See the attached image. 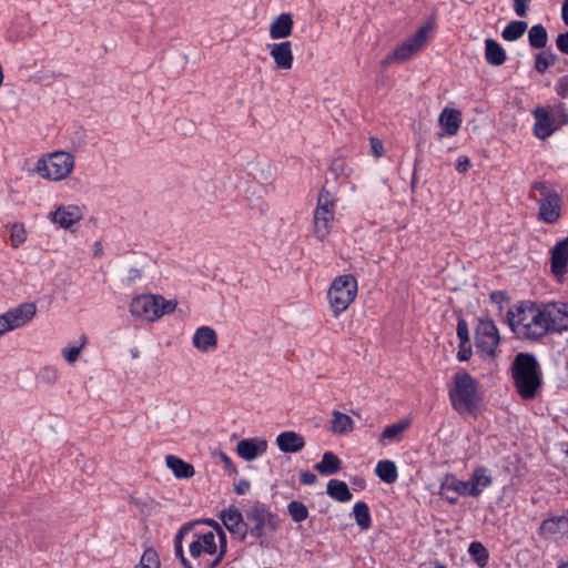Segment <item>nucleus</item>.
<instances>
[{
	"label": "nucleus",
	"instance_id": "obj_1",
	"mask_svg": "<svg viewBox=\"0 0 568 568\" xmlns=\"http://www.w3.org/2000/svg\"><path fill=\"white\" fill-rule=\"evenodd\" d=\"M506 322L518 339L538 341L550 332L568 331V303L519 301L507 311Z\"/></svg>",
	"mask_w": 568,
	"mask_h": 568
},
{
	"label": "nucleus",
	"instance_id": "obj_2",
	"mask_svg": "<svg viewBox=\"0 0 568 568\" xmlns=\"http://www.w3.org/2000/svg\"><path fill=\"white\" fill-rule=\"evenodd\" d=\"M227 549V539L224 531L195 532L189 545V552L195 567L192 568H220Z\"/></svg>",
	"mask_w": 568,
	"mask_h": 568
},
{
	"label": "nucleus",
	"instance_id": "obj_3",
	"mask_svg": "<svg viewBox=\"0 0 568 568\" xmlns=\"http://www.w3.org/2000/svg\"><path fill=\"white\" fill-rule=\"evenodd\" d=\"M511 378L518 395L525 399H534L542 383L539 363L530 353H518L511 364Z\"/></svg>",
	"mask_w": 568,
	"mask_h": 568
},
{
	"label": "nucleus",
	"instance_id": "obj_4",
	"mask_svg": "<svg viewBox=\"0 0 568 568\" xmlns=\"http://www.w3.org/2000/svg\"><path fill=\"white\" fill-rule=\"evenodd\" d=\"M448 397L453 409L458 414L476 415L481 403L479 383L467 371L459 369L453 376Z\"/></svg>",
	"mask_w": 568,
	"mask_h": 568
},
{
	"label": "nucleus",
	"instance_id": "obj_5",
	"mask_svg": "<svg viewBox=\"0 0 568 568\" xmlns=\"http://www.w3.org/2000/svg\"><path fill=\"white\" fill-rule=\"evenodd\" d=\"M357 280L352 274L336 276L327 292V301L332 314L337 317L345 312L356 298Z\"/></svg>",
	"mask_w": 568,
	"mask_h": 568
},
{
	"label": "nucleus",
	"instance_id": "obj_6",
	"mask_svg": "<svg viewBox=\"0 0 568 568\" xmlns=\"http://www.w3.org/2000/svg\"><path fill=\"white\" fill-rule=\"evenodd\" d=\"M247 535L257 539L261 545L268 542L278 526V518L264 505H254L245 511Z\"/></svg>",
	"mask_w": 568,
	"mask_h": 568
},
{
	"label": "nucleus",
	"instance_id": "obj_7",
	"mask_svg": "<svg viewBox=\"0 0 568 568\" xmlns=\"http://www.w3.org/2000/svg\"><path fill=\"white\" fill-rule=\"evenodd\" d=\"M176 307L174 301H166L162 296L152 294H143L132 300L130 304V313L133 317L154 322L164 314L172 313Z\"/></svg>",
	"mask_w": 568,
	"mask_h": 568
},
{
	"label": "nucleus",
	"instance_id": "obj_8",
	"mask_svg": "<svg viewBox=\"0 0 568 568\" xmlns=\"http://www.w3.org/2000/svg\"><path fill=\"white\" fill-rule=\"evenodd\" d=\"M74 169V156L64 151H55L47 158L37 162V173L50 181H61L67 179Z\"/></svg>",
	"mask_w": 568,
	"mask_h": 568
},
{
	"label": "nucleus",
	"instance_id": "obj_9",
	"mask_svg": "<svg viewBox=\"0 0 568 568\" xmlns=\"http://www.w3.org/2000/svg\"><path fill=\"white\" fill-rule=\"evenodd\" d=\"M334 207L333 195L322 190L313 216L314 235L321 242L325 241L331 233L335 215Z\"/></svg>",
	"mask_w": 568,
	"mask_h": 568
},
{
	"label": "nucleus",
	"instance_id": "obj_10",
	"mask_svg": "<svg viewBox=\"0 0 568 568\" xmlns=\"http://www.w3.org/2000/svg\"><path fill=\"white\" fill-rule=\"evenodd\" d=\"M500 343L499 331L490 318H480L475 331V346L479 356L491 359Z\"/></svg>",
	"mask_w": 568,
	"mask_h": 568
},
{
	"label": "nucleus",
	"instance_id": "obj_11",
	"mask_svg": "<svg viewBox=\"0 0 568 568\" xmlns=\"http://www.w3.org/2000/svg\"><path fill=\"white\" fill-rule=\"evenodd\" d=\"M430 29V24L420 27L410 38L387 54L381 64L388 67L394 62H404L410 59L426 43Z\"/></svg>",
	"mask_w": 568,
	"mask_h": 568
},
{
	"label": "nucleus",
	"instance_id": "obj_12",
	"mask_svg": "<svg viewBox=\"0 0 568 568\" xmlns=\"http://www.w3.org/2000/svg\"><path fill=\"white\" fill-rule=\"evenodd\" d=\"M37 314V306L32 302L19 304L0 315L8 332L28 325Z\"/></svg>",
	"mask_w": 568,
	"mask_h": 568
},
{
	"label": "nucleus",
	"instance_id": "obj_13",
	"mask_svg": "<svg viewBox=\"0 0 568 568\" xmlns=\"http://www.w3.org/2000/svg\"><path fill=\"white\" fill-rule=\"evenodd\" d=\"M83 217L82 207L75 204L57 205L48 215V219L59 227L68 230Z\"/></svg>",
	"mask_w": 568,
	"mask_h": 568
},
{
	"label": "nucleus",
	"instance_id": "obj_14",
	"mask_svg": "<svg viewBox=\"0 0 568 568\" xmlns=\"http://www.w3.org/2000/svg\"><path fill=\"white\" fill-rule=\"evenodd\" d=\"M550 272L561 282L568 273V236L558 241L550 250Z\"/></svg>",
	"mask_w": 568,
	"mask_h": 568
},
{
	"label": "nucleus",
	"instance_id": "obj_15",
	"mask_svg": "<svg viewBox=\"0 0 568 568\" xmlns=\"http://www.w3.org/2000/svg\"><path fill=\"white\" fill-rule=\"evenodd\" d=\"M535 118L534 135L539 140H547L550 138L558 125H556V115L544 106H537L532 110Z\"/></svg>",
	"mask_w": 568,
	"mask_h": 568
},
{
	"label": "nucleus",
	"instance_id": "obj_16",
	"mask_svg": "<svg viewBox=\"0 0 568 568\" xmlns=\"http://www.w3.org/2000/svg\"><path fill=\"white\" fill-rule=\"evenodd\" d=\"M538 219L547 224L556 223L562 211V199L559 193H547L538 201Z\"/></svg>",
	"mask_w": 568,
	"mask_h": 568
},
{
	"label": "nucleus",
	"instance_id": "obj_17",
	"mask_svg": "<svg viewBox=\"0 0 568 568\" xmlns=\"http://www.w3.org/2000/svg\"><path fill=\"white\" fill-rule=\"evenodd\" d=\"M220 519L224 527L234 537L240 540H244L246 538L247 523L244 520L243 514L235 506H230L226 509H223L220 514Z\"/></svg>",
	"mask_w": 568,
	"mask_h": 568
},
{
	"label": "nucleus",
	"instance_id": "obj_18",
	"mask_svg": "<svg viewBox=\"0 0 568 568\" xmlns=\"http://www.w3.org/2000/svg\"><path fill=\"white\" fill-rule=\"evenodd\" d=\"M539 535L556 541L568 538V517L561 515L545 519L539 527Z\"/></svg>",
	"mask_w": 568,
	"mask_h": 568
},
{
	"label": "nucleus",
	"instance_id": "obj_19",
	"mask_svg": "<svg viewBox=\"0 0 568 568\" xmlns=\"http://www.w3.org/2000/svg\"><path fill=\"white\" fill-rule=\"evenodd\" d=\"M266 49L273 58L276 67L281 70L292 69L294 57L292 51V42L283 41L278 43H267Z\"/></svg>",
	"mask_w": 568,
	"mask_h": 568
},
{
	"label": "nucleus",
	"instance_id": "obj_20",
	"mask_svg": "<svg viewBox=\"0 0 568 568\" xmlns=\"http://www.w3.org/2000/svg\"><path fill=\"white\" fill-rule=\"evenodd\" d=\"M192 343L197 351L209 353L216 348L217 336L212 327L200 326L193 334Z\"/></svg>",
	"mask_w": 568,
	"mask_h": 568
},
{
	"label": "nucleus",
	"instance_id": "obj_21",
	"mask_svg": "<svg viewBox=\"0 0 568 568\" xmlns=\"http://www.w3.org/2000/svg\"><path fill=\"white\" fill-rule=\"evenodd\" d=\"M267 443L263 439H242L236 445V452L241 458L252 462L264 454Z\"/></svg>",
	"mask_w": 568,
	"mask_h": 568
},
{
	"label": "nucleus",
	"instance_id": "obj_22",
	"mask_svg": "<svg viewBox=\"0 0 568 568\" xmlns=\"http://www.w3.org/2000/svg\"><path fill=\"white\" fill-rule=\"evenodd\" d=\"M468 481L471 497H478L486 488L493 485V477L487 467L478 466L473 470Z\"/></svg>",
	"mask_w": 568,
	"mask_h": 568
},
{
	"label": "nucleus",
	"instance_id": "obj_23",
	"mask_svg": "<svg viewBox=\"0 0 568 568\" xmlns=\"http://www.w3.org/2000/svg\"><path fill=\"white\" fill-rule=\"evenodd\" d=\"M276 444L283 453H297L305 446L303 436L295 432H283L276 437Z\"/></svg>",
	"mask_w": 568,
	"mask_h": 568
},
{
	"label": "nucleus",
	"instance_id": "obj_24",
	"mask_svg": "<svg viewBox=\"0 0 568 568\" xmlns=\"http://www.w3.org/2000/svg\"><path fill=\"white\" fill-rule=\"evenodd\" d=\"M439 124L447 135H455L462 124V114L458 110L445 108L438 118Z\"/></svg>",
	"mask_w": 568,
	"mask_h": 568
},
{
	"label": "nucleus",
	"instance_id": "obj_25",
	"mask_svg": "<svg viewBox=\"0 0 568 568\" xmlns=\"http://www.w3.org/2000/svg\"><path fill=\"white\" fill-rule=\"evenodd\" d=\"M165 465L179 479H187L193 477L195 474L193 465L174 455H168L165 457Z\"/></svg>",
	"mask_w": 568,
	"mask_h": 568
},
{
	"label": "nucleus",
	"instance_id": "obj_26",
	"mask_svg": "<svg viewBox=\"0 0 568 568\" xmlns=\"http://www.w3.org/2000/svg\"><path fill=\"white\" fill-rule=\"evenodd\" d=\"M293 19L290 13H281L270 27L272 39H284L292 33Z\"/></svg>",
	"mask_w": 568,
	"mask_h": 568
},
{
	"label": "nucleus",
	"instance_id": "obj_27",
	"mask_svg": "<svg viewBox=\"0 0 568 568\" xmlns=\"http://www.w3.org/2000/svg\"><path fill=\"white\" fill-rule=\"evenodd\" d=\"M485 59L490 65H501L506 59V51L504 48L494 39L485 40Z\"/></svg>",
	"mask_w": 568,
	"mask_h": 568
},
{
	"label": "nucleus",
	"instance_id": "obj_28",
	"mask_svg": "<svg viewBox=\"0 0 568 568\" xmlns=\"http://www.w3.org/2000/svg\"><path fill=\"white\" fill-rule=\"evenodd\" d=\"M341 459L332 452H325L322 460L315 465V469L324 476H331L341 469Z\"/></svg>",
	"mask_w": 568,
	"mask_h": 568
},
{
	"label": "nucleus",
	"instance_id": "obj_29",
	"mask_svg": "<svg viewBox=\"0 0 568 568\" xmlns=\"http://www.w3.org/2000/svg\"><path fill=\"white\" fill-rule=\"evenodd\" d=\"M327 495L339 501V503H347L352 499L353 495L348 489V486L345 481L338 480V479H331L327 483Z\"/></svg>",
	"mask_w": 568,
	"mask_h": 568
},
{
	"label": "nucleus",
	"instance_id": "obj_30",
	"mask_svg": "<svg viewBox=\"0 0 568 568\" xmlns=\"http://www.w3.org/2000/svg\"><path fill=\"white\" fill-rule=\"evenodd\" d=\"M410 426L409 419H404L398 423L387 426L379 437V442L385 444L386 442H399L403 437L404 432Z\"/></svg>",
	"mask_w": 568,
	"mask_h": 568
},
{
	"label": "nucleus",
	"instance_id": "obj_31",
	"mask_svg": "<svg viewBox=\"0 0 568 568\" xmlns=\"http://www.w3.org/2000/svg\"><path fill=\"white\" fill-rule=\"evenodd\" d=\"M375 473L377 477L386 483V484H393L396 481L398 477L397 467L394 462L392 460H379L375 467Z\"/></svg>",
	"mask_w": 568,
	"mask_h": 568
},
{
	"label": "nucleus",
	"instance_id": "obj_32",
	"mask_svg": "<svg viewBox=\"0 0 568 568\" xmlns=\"http://www.w3.org/2000/svg\"><path fill=\"white\" fill-rule=\"evenodd\" d=\"M354 429V420L338 410L333 412L331 430L335 434H347Z\"/></svg>",
	"mask_w": 568,
	"mask_h": 568
},
{
	"label": "nucleus",
	"instance_id": "obj_33",
	"mask_svg": "<svg viewBox=\"0 0 568 568\" xmlns=\"http://www.w3.org/2000/svg\"><path fill=\"white\" fill-rule=\"evenodd\" d=\"M443 490L453 491L460 496L471 497V489L468 480L458 479L456 476H448L442 485Z\"/></svg>",
	"mask_w": 568,
	"mask_h": 568
},
{
	"label": "nucleus",
	"instance_id": "obj_34",
	"mask_svg": "<svg viewBox=\"0 0 568 568\" xmlns=\"http://www.w3.org/2000/svg\"><path fill=\"white\" fill-rule=\"evenodd\" d=\"M353 515L357 526L362 530H367L372 526L371 511L366 503L357 501L353 507Z\"/></svg>",
	"mask_w": 568,
	"mask_h": 568
},
{
	"label": "nucleus",
	"instance_id": "obj_35",
	"mask_svg": "<svg viewBox=\"0 0 568 568\" xmlns=\"http://www.w3.org/2000/svg\"><path fill=\"white\" fill-rule=\"evenodd\" d=\"M10 245L13 248L21 246L28 239V232L23 223L14 222L7 225Z\"/></svg>",
	"mask_w": 568,
	"mask_h": 568
},
{
	"label": "nucleus",
	"instance_id": "obj_36",
	"mask_svg": "<svg viewBox=\"0 0 568 568\" xmlns=\"http://www.w3.org/2000/svg\"><path fill=\"white\" fill-rule=\"evenodd\" d=\"M527 22L514 20L510 21L503 30L501 37L506 41H516L523 37L525 31L527 30Z\"/></svg>",
	"mask_w": 568,
	"mask_h": 568
},
{
	"label": "nucleus",
	"instance_id": "obj_37",
	"mask_svg": "<svg viewBox=\"0 0 568 568\" xmlns=\"http://www.w3.org/2000/svg\"><path fill=\"white\" fill-rule=\"evenodd\" d=\"M548 36L544 26L535 24L528 32V41L531 48L541 49L547 44Z\"/></svg>",
	"mask_w": 568,
	"mask_h": 568
},
{
	"label": "nucleus",
	"instance_id": "obj_38",
	"mask_svg": "<svg viewBox=\"0 0 568 568\" xmlns=\"http://www.w3.org/2000/svg\"><path fill=\"white\" fill-rule=\"evenodd\" d=\"M468 552L474 559V561L480 567L484 568L488 565L489 554L485 546L479 541L470 542L468 547Z\"/></svg>",
	"mask_w": 568,
	"mask_h": 568
},
{
	"label": "nucleus",
	"instance_id": "obj_39",
	"mask_svg": "<svg viewBox=\"0 0 568 568\" xmlns=\"http://www.w3.org/2000/svg\"><path fill=\"white\" fill-rule=\"evenodd\" d=\"M187 531L186 527H182L180 531L176 534L174 538V554L175 556L181 560L184 568H192L195 567V564L193 560L186 559L183 551V537L184 534Z\"/></svg>",
	"mask_w": 568,
	"mask_h": 568
},
{
	"label": "nucleus",
	"instance_id": "obj_40",
	"mask_svg": "<svg viewBox=\"0 0 568 568\" xmlns=\"http://www.w3.org/2000/svg\"><path fill=\"white\" fill-rule=\"evenodd\" d=\"M287 513L295 523L304 521L308 517L307 507L298 500H292L287 505Z\"/></svg>",
	"mask_w": 568,
	"mask_h": 568
},
{
	"label": "nucleus",
	"instance_id": "obj_41",
	"mask_svg": "<svg viewBox=\"0 0 568 568\" xmlns=\"http://www.w3.org/2000/svg\"><path fill=\"white\" fill-rule=\"evenodd\" d=\"M160 567H161V564H160L159 555L152 548H148L143 551L139 565L135 566V568H160Z\"/></svg>",
	"mask_w": 568,
	"mask_h": 568
},
{
	"label": "nucleus",
	"instance_id": "obj_42",
	"mask_svg": "<svg viewBox=\"0 0 568 568\" xmlns=\"http://www.w3.org/2000/svg\"><path fill=\"white\" fill-rule=\"evenodd\" d=\"M556 61V55L550 51H542L537 54L535 60V69L539 73L546 72V70L552 65Z\"/></svg>",
	"mask_w": 568,
	"mask_h": 568
},
{
	"label": "nucleus",
	"instance_id": "obj_43",
	"mask_svg": "<svg viewBox=\"0 0 568 568\" xmlns=\"http://www.w3.org/2000/svg\"><path fill=\"white\" fill-rule=\"evenodd\" d=\"M59 377H60L59 369L54 366L43 367L38 375L39 382L47 384V385H52V384L57 383Z\"/></svg>",
	"mask_w": 568,
	"mask_h": 568
},
{
	"label": "nucleus",
	"instance_id": "obj_44",
	"mask_svg": "<svg viewBox=\"0 0 568 568\" xmlns=\"http://www.w3.org/2000/svg\"><path fill=\"white\" fill-rule=\"evenodd\" d=\"M81 344L79 346H67L62 349V356L63 358L69 363V364H72L74 363L80 353H81V349L84 347V345L87 344V337L85 335H82L81 336Z\"/></svg>",
	"mask_w": 568,
	"mask_h": 568
},
{
	"label": "nucleus",
	"instance_id": "obj_45",
	"mask_svg": "<svg viewBox=\"0 0 568 568\" xmlns=\"http://www.w3.org/2000/svg\"><path fill=\"white\" fill-rule=\"evenodd\" d=\"M456 333H457V337L459 339V343H469L470 339H469V329H468V324L465 320H459L457 322V327H456Z\"/></svg>",
	"mask_w": 568,
	"mask_h": 568
},
{
	"label": "nucleus",
	"instance_id": "obj_46",
	"mask_svg": "<svg viewBox=\"0 0 568 568\" xmlns=\"http://www.w3.org/2000/svg\"><path fill=\"white\" fill-rule=\"evenodd\" d=\"M471 354H473V352H471V347H470V342L465 343V344L459 343V349L457 353L458 361L466 362L471 357Z\"/></svg>",
	"mask_w": 568,
	"mask_h": 568
},
{
	"label": "nucleus",
	"instance_id": "obj_47",
	"mask_svg": "<svg viewBox=\"0 0 568 568\" xmlns=\"http://www.w3.org/2000/svg\"><path fill=\"white\" fill-rule=\"evenodd\" d=\"M529 1L530 0H514V11L518 17L524 18L527 16Z\"/></svg>",
	"mask_w": 568,
	"mask_h": 568
},
{
	"label": "nucleus",
	"instance_id": "obj_48",
	"mask_svg": "<svg viewBox=\"0 0 568 568\" xmlns=\"http://www.w3.org/2000/svg\"><path fill=\"white\" fill-rule=\"evenodd\" d=\"M556 92L559 97H568V78L562 77L556 83Z\"/></svg>",
	"mask_w": 568,
	"mask_h": 568
},
{
	"label": "nucleus",
	"instance_id": "obj_49",
	"mask_svg": "<svg viewBox=\"0 0 568 568\" xmlns=\"http://www.w3.org/2000/svg\"><path fill=\"white\" fill-rule=\"evenodd\" d=\"M556 45L560 52L568 54V31L558 36Z\"/></svg>",
	"mask_w": 568,
	"mask_h": 568
},
{
	"label": "nucleus",
	"instance_id": "obj_50",
	"mask_svg": "<svg viewBox=\"0 0 568 568\" xmlns=\"http://www.w3.org/2000/svg\"><path fill=\"white\" fill-rule=\"evenodd\" d=\"M554 114L556 115V125H558V129L562 125L568 124V114L564 108L556 109L554 111Z\"/></svg>",
	"mask_w": 568,
	"mask_h": 568
},
{
	"label": "nucleus",
	"instance_id": "obj_51",
	"mask_svg": "<svg viewBox=\"0 0 568 568\" xmlns=\"http://www.w3.org/2000/svg\"><path fill=\"white\" fill-rule=\"evenodd\" d=\"M470 168V160L468 156L466 155H460L458 159H457V163H456V170L459 172V173H465L469 170Z\"/></svg>",
	"mask_w": 568,
	"mask_h": 568
},
{
	"label": "nucleus",
	"instance_id": "obj_52",
	"mask_svg": "<svg viewBox=\"0 0 568 568\" xmlns=\"http://www.w3.org/2000/svg\"><path fill=\"white\" fill-rule=\"evenodd\" d=\"M250 488H251V484L248 480L246 479H240L235 486H234V491L237 494V495H245L250 491Z\"/></svg>",
	"mask_w": 568,
	"mask_h": 568
},
{
	"label": "nucleus",
	"instance_id": "obj_53",
	"mask_svg": "<svg viewBox=\"0 0 568 568\" xmlns=\"http://www.w3.org/2000/svg\"><path fill=\"white\" fill-rule=\"evenodd\" d=\"M369 142L372 152L378 158L382 156L384 154V146L382 141L377 138H371Z\"/></svg>",
	"mask_w": 568,
	"mask_h": 568
},
{
	"label": "nucleus",
	"instance_id": "obj_54",
	"mask_svg": "<svg viewBox=\"0 0 568 568\" xmlns=\"http://www.w3.org/2000/svg\"><path fill=\"white\" fill-rule=\"evenodd\" d=\"M317 480V476L312 471H302L300 474V481L303 485H314Z\"/></svg>",
	"mask_w": 568,
	"mask_h": 568
},
{
	"label": "nucleus",
	"instance_id": "obj_55",
	"mask_svg": "<svg viewBox=\"0 0 568 568\" xmlns=\"http://www.w3.org/2000/svg\"><path fill=\"white\" fill-rule=\"evenodd\" d=\"M532 189L536 191H539L542 195V197H546L547 193H558L557 191L552 190L550 186L548 187L545 182H535L532 184Z\"/></svg>",
	"mask_w": 568,
	"mask_h": 568
},
{
	"label": "nucleus",
	"instance_id": "obj_56",
	"mask_svg": "<svg viewBox=\"0 0 568 568\" xmlns=\"http://www.w3.org/2000/svg\"><path fill=\"white\" fill-rule=\"evenodd\" d=\"M204 523L209 526H211L214 530L212 532H215V535H220L221 531H224L221 527V525L215 521L214 519H206Z\"/></svg>",
	"mask_w": 568,
	"mask_h": 568
},
{
	"label": "nucleus",
	"instance_id": "obj_57",
	"mask_svg": "<svg viewBox=\"0 0 568 568\" xmlns=\"http://www.w3.org/2000/svg\"><path fill=\"white\" fill-rule=\"evenodd\" d=\"M561 19L564 23L568 27V0H565L561 8Z\"/></svg>",
	"mask_w": 568,
	"mask_h": 568
},
{
	"label": "nucleus",
	"instance_id": "obj_58",
	"mask_svg": "<svg viewBox=\"0 0 568 568\" xmlns=\"http://www.w3.org/2000/svg\"><path fill=\"white\" fill-rule=\"evenodd\" d=\"M443 497L450 504V505H455L457 504L458 499L457 497H453V496H444Z\"/></svg>",
	"mask_w": 568,
	"mask_h": 568
},
{
	"label": "nucleus",
	"instance_id": "obj_59",
	"mask_svg": "<svg viewBox=\"0 0 568 568\" xmlns=\"http://www.w3.org/2000/svg\"><path fill=\"white\" fill-rule=\"evenodd\" d=\"M6 333H8V331L2 323V320H0V336L4 335Z\"/></svg>",
	"mask_w": 568,
	"mask_h": 568
},
{
	"label": "nucleus",
	"instance_id": "obj_60",
	"mask_svg": "<svg viewBox=\"0 0 568 568\" xmlns=\"http://www.w3.org/2000/svg\"><path fill=\"white\" fill-rule=\"evenodd\" d=\"M3 80H4L3 70H2V65L0 64V87L3 84Z\"/></svg>",
	"mask_w": 568,
	"mask_h": 568
},
{
	"label": "nucleus",
	"instance_id": "obj_61",
	"mask_svg": "<svg viewBox=\"0 0 568 568\" xmlns=\"http://www.w3.org/2000/svg\"><path fill=\"white\" fill-rule=\"evenodd\" d=\"M132 275H131V278H135V277H139L140 274H139V271L138 270H132L131 271Z\"/></svg>",
	"mask_w": 568,
	"mask_h": 568
},
{
	"label": "nucleus",
	"instance_id": "obj_62",
	"mask_svg": "<svg viewBox=\"0 0 568 568\" xmlns=\"http://www.w3.org/2000/svg\"><path fill=\"white\" fill-rule=\"evenodd\" d=\"M557 568H568V561L560 562Z\"/></svg>",
	"mask_w": 568,
	"mask_h": 568
},
{
	"label": "nucleus",
	"instance_id": "obj_63",
	"mask_svg": "<svg viewBox=\"0 0 568 568\" xmlns=\"http://www.w3.org/2000/svg\"><path fill=\"white\" fill-rule=\"evenodd\" d=\"M434 568H447V567L445 565H443V564H437V565H435Z\"/></svg>",
	"mask_w": 568,
	"mask_h": 568
}]
</instances>
